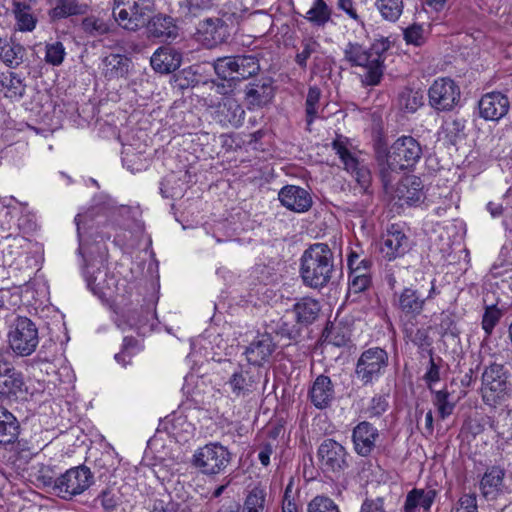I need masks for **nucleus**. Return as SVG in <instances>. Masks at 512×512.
Returning a JSON list of instances; mask_svg holds the SVG:
<instances>
[{"mask_svg":"<svg viewBox=\"0 0 512 512\" xmlns=\"http://www.w3.org/2000/svg\"><path fill=\"white\" fill-rule=\"evenodd\" d=\"M21 372L17 371L4 351H0V399L18 397L25 392Z\"/></svg>","mask_w":512,"mask_h":512,"instance_id":"obj_15","label":"nucleus"},{"mask_svg":"<svg viewBox=\"0 0 512 512\" xmlns=\"http://www.w3.org/2000/svg\"><path fill=\"white\" fill-rule=\"evenodd\" d=\"M151 512H178V504L170 499H156Z\"/></svg>","mask_w":512,"mask_h":512,"instance_id":"obj_64","label":"nucleus"},{"mask_svg":"<svg viewBox=\"0 0 512 512\" xmlns=\"http://www.w3.org/2000/svg\"><path fill=\"white\" fill-rule=\"evenodd\" d=\"M105 204L107 211L114 205L105 195L95 198V205L85 214L75 216L77 235L79 240L78 253L83 259V276L90 291L102 300L112 298L118 292V276L107 266L108 249L103 240L91 244L84 237L82 230L86 229L88 221L93 220L94 210L100 205Z\"/></svg>","mask_w":512,"mask_h":512,"instance_id":"obj_1","label":"nucleus"},{"mask_svg":"<svg viewBox=\"0 0 512 512\" xmlns=\"http://www.w3.org/2000/svg\"><path fill=\"white\" fill-rule=\"evenodd\" d=\"M320 310L319 302L312 298L301 299L293 308L297 323L304 326L312 324L318 318Z\"/></svg>","mask_w":512,"mask_h":512,"instance_id":"obj_34","label":"nucleus"},{"mask_svg":"<svg viewBox=\"0 0 512 512\" xmlns=\"http://www.w3.org/2000/svg\"><path fill=\"white\" fill-rule=\"evenodd\" d=\"M404 39L407 44L420 46L424 43V30L419 24H413L404 30Z\"/></svg>","mask_w":512,"mask_h":512,"instance_id":"obj_56","label":"nucleus"},{"mask_svg":"<svg viewBox=\"0 0 512 512\" xmlns=\"http://www.w3.org/2000/svg\"><path fill=\"white\" fill-rule=\"evenodd\" d=\"M484 385L483 398L486 401H496L506 394L509 383L507 381L506 370L503 365L493 363L487 367L482 375Z\"/></svg>","mask_w":512,"mask_h":512,"instance_id":"obj_17","label":"nucleus"},{"mask_svg":"<svg viewBox=\"0 0 512 512\" xmlns=\"http://www.w3.org/2000/svg\"><path fill=\"white\" fill-rule=\"evenodd\" d=\"M245 14L246 10H240L239 12L225 11L222 18H207L201 21L197 29L199 40L209 49L227 42L231 35L228 22L231 25H238L244 19Z\"/></svg>","mask_w":512,"mask_h":512,"instance_id":"obj_5","label":"nucleus"},{"mask_svg":"<svg viewBox=\"0 0 512 512\" xmlns=\"http://www.w3.org/2000/svg\"><path fill=\"white\" fill-rule=\"evenodd\" d=\"M19 434V423L16 417L6 408L0 407V444L13 443Z\"/></svg>","mask_w":512,"mask_h":512,"instance_id":"obj_35","label":"nucleus"},{"mask_svg":"<svg viewBox=\"0 0 512 512\" xmlns=\"http://www.w3.org/2000/svg\"><path fill=\"white\" fill-rule=\"evenodd\" d=\"M324 342L335 347H344L350 341L349 330L345 326L328 324L323 330Z\"/></svg>","mask_w":512,"mask_h":512,"instance_id":"obj_38","label":"nucleus"},{"mask_svg":"<svg viewBox=\"0 0 512 512\" xmlns=\"http://www.w3.org/2000/svg\"><path fill=\"white\" fill-rule=\"evenodd\" d=\"M8 348L21 357L31 355L39 343L38 329L27 317H17L7 335Z\"/></svg>","mask_w":512,"mask_h":512,"instance_id":"obj_7","label":"nucleus"},{"mask_svg":"<svg viewBox=\"0 0 512 512\" xmlns=\"http://www.w3.org/2000/svg\"><path fill=\"white\" fill-rule=\"evenodd\" d=\"M275 332L282 337L295 339L299 335V330L286 317H282L276 324Z\"/></svg>","mask_w":512,"mask_h":512,"instance_id":"obj_60","label":"nucleus"},{"mask_svg":"<svg viewBox=\"0 0 512 512\" xmlns=\"http://www.w3.org/2000/svg\"><path fill=\"white\" fill-rule=\"evenodd\" d=\"M26 85L15 72L0 73V94L11 100H19L25 93Z\"/></svg>","mask_w":512,"mask_h":512,"instance_id":"obj_33","label":"nucleus"},{"mask_svg":"<svg viewBox=\"0 0 512 512\" xmlns=\"http://www.w3.org/2000/svg\"><path fill=\"white\" fill-rule=\"evenodd\" d=\"M93 474L86 466H77L67 470L54 481V488L63 498L81 494L90 487Z\"/></svg>","mask_w":512,"mask_h":512,"instance_id":"obj_12","label":"nucleus"},{"mask_svg":"<svg viewBox=\"0 0 512 512\" xmlns=\"http://www.w3.org/2000/svg\"><path fill=\"white\" fill-rule=\"evenodd\" d=\"M146 27L149 36L153 38L174 39L178 34L173 18L163 14L149 17Z\"/></svg>","mask_w":512,"mask_h":512,"instance_id":"obj_29","label":"nucleus"},{"mask_svg":"<svg viewBox=\"0 0 512 512\" xmlns=\"http://www.w3.org/2000/svg\"><path fill=\"white\" fill-rule=\"evenodd\" d=\"M477 499L475 494H465L458 500L452 512H477Z\"/></svg>","mask_w":512,"mask_h":512,"instance_id":"obj_59","label":"nucleus"},{"mask_svg":"<svg viewBox=\"0 0 512 512\" xmlns=\"http://www.w3.org/2000/svg\"><path fill=\"white\" fill-rule=\"evenodd\" d=\"M302 51L296 54L295 62L301 67H307L308 58L320 48V44L312 37L304 38L301 41Z\"/></svg>","mask_w":512,"mask_h":512,"instance_id":"obj_49","label":"nucleus"},{"mask_svg":"<svg viewBox=\"0 0 512 512\" xmlns=\"http://www.w3.org/2000/svg\"><path fill=\"white\" fill-rule=\"evenodd\" d=\"M360 512H387L383 497L366 498L360 508Z\"/></svg>","mask_w":512,"mask_h":512,"instance_id":"obj_62","label":"nucleus"},{"mask_svg":"<svg viewBox=\"0 0 512 512\" xmlns=\"http://www.w3.org/2000/svg\"><path fill=\"white\" fill-rule=\"evenodd\" d=\"M422 104V96L418 92L406 90L399 95V106L407 112H415Z\"/></svg>","mask_w":512,"mask_h":512,"instance_id":"obj_53","label":"nucleus"},{"mask_svg":"<svg viewBox=\"0 0 512 512\" xmlns=\"http://www.w3.org/2000/svg\"><path fill=\"white\" fill-rule=\"evenodd\" d=\"M428 99L434 110L450 112L460 105L461 90L451 78H438L428 90Z\"/></svg>","mask_w":512,"mask_h":512,"instance_id":"obj_10","label":"nucleus"},{"mask_svg":"<svg viewBox=\"0 0 512 512\" xmlns=\"http://www.w3.org/2000/svg\"><path fill=\"white\" fill-rule=\"evenodd\" d=\"M423 186L419 177L408 176L402 180L397 188L399 199L408 205H416L424 198Z\"/></svg>","mask_w":512,"mask_h":512,"instance_id":"obj_31","label":"nucleus"},{"mask_svg":"<svg viewBox=\"0 0 512 512\" xmlns=\"http://www.w3.org/2000/svg\"><path fill=\"white\" fill-rule=\"evenodd\" d=\"M65 48L60 41L47 43L45 46V61L53 66L62 64L65 57Z\"/></svg>","mask_w":512,"mask_h":512,"instance_id":"obj_51","label":"nucleus"},{"mask_svg":"<svg viewBox=\"0 0 512 512\" xmlns=\"http://www.w3.org/2000/svg\"><path fill=\"white\" fill-rule=\"evenodd\" d=\"M245 111L233 97H224L215 111V118L223 126L239 127L244 120Z\"/></svg>","mask_w":512,"mask_h":512,"instance_id":"obj_25","label":"nucleus"},{"mask_svg":"<svg viewBox=\"0 0 512 512\" xmlns=\"http://www.w3.org/2000/svg\"><path fill=\"white\" fill-rule=\"evenodd\" d=\"M379 432L371 423L362 421L357 424L352 433V440L356 453L360 456H369L376 446Z\"/></svg>","mask_w":512,"mask_h":512,"instance_id":"obj_22","label":"nucleus"},{"mask_svg":"<svg viewBox=\"0 0 512 512\" xmlns=\"http://www.w3.org/2000/svg\"><path fill=\"white\" fill-rule=\"evenodd\" d=\"M25 48L13 41L0 38V59L9 67L19 66L24 59Z\"/></svg>","mask_w":512,"mask_h":512,"instance_id":"obj_37","label":"nucleus"},{"mask_svg":"<svg viewBox=\"0 0 512 512\" xmlns=\"http://www.w3.org/2000/svg\"><path fill=\"white\" fill-rule=\"evenodd\" d=\"M100 195H105V196H107V197L112 201V203H113L114 207H113L111 210L107 211V209H105V208H106V207H105L106 205H105V204H102V205H100L99 207H97V208L94 210V212H93V213H94L93 220L88 221V223L86 224V229H85V230H82V231L84 232V237H85L86 239H88V240H89V242H90L91 244H93V243H95L96 241H98V239H96V238H95V239H93L94 234H97V231H94V232H93V230H94V229L96 230V229L98 228V226L102 223V221L100 220V218L108 219L111 215H113V214H114L115 210L117 209L116 202H115V201H114V200H113L109 195H107V194H103V193H100V194L96 195V196L93 198V204H92V206H91L89 209H87L85 212H83L82 214H85L87 211H89L90 209H92V208H93V206L95 205V198H97V197H98V196H100ZM101 240H103V241L105 242V239H104V237H103V236H100L99 241H101Z\"/></svg>","mask_w":512,"mask_h":512,"instance_id":"obj_32","label":"nucleus"},{"mask_svg":"<svg viewBox=\"0 0 512 512\" xmlns=\"http://www.w3.org/2000/svg\"><path fill=\"white\" fill-rule=\"evenodd\" d=\"M436 496L437 492L434 489L414 488L407 493L403 510L417 512L418 508H422L424 512H429Z\"/></svg>","mask_w":512,"mask_h":512,"instance_id":"obj_28","label":"nucleus"},{"mask_svg":"<svg viewBox=\"0 0 512 512\" xmlns=\"http://www.w3.org/2000/svg\"><path fill=\"white\" fill-rule=\"evenodd\" d=\"M376 7L385 20L395 22L403 12V0H376Z\"/></svg>","mask_w":512,"mask_h":512,"instance_id":"obj_41","label":"nucleus"},{"mask_svg":"<svg viewBox=\"0 0 512 512\" xmlns=\"http://www.w3.org/2000/svg\"><path fill=\"white\" fill-rule=\"evenodd\" d=\"M332 148L341 159L344 167H352L356 157L351 154L343 141H341L339 138L335 139L332 142Z\"/></svg>","mask_w":512,"mask_h":512,"instance_id":"obj_58","label":"nucleus"},{"mask_svg":"<svg viewBox=\"0 0 512 512\" xmlns=\"http://www.w3.org/2000/svg\"><path fill=\"white\" fill-rule=\"evenodd\" d=\"M278 199L285 208L296 213L309 211L313 204L310 193L296 185H286L281 188Z\"/></svg>","mask_w":512,"mask_h":512,"instance_id":"obj_19","label":"nucleus"},{"mask_svg":"<svg viewBox=\"0 0 512 512\" xmlns=\"http://www.w3.org/2000/svg\"><path fill=\"white\" fill-rule=\"evenodd\" d=\"M275 347V343L270 334H259L250 345L246 347L245 355L250 364L260 366L268 361Z\"/></svg>","mask_w":512,"mask_h":512,"instance_id":"obj_24","label":"nucleus"},{"mask_svg":"<svg viewBox=\"0 0 512 512\" xmlns=\"http://www.w3.org/2000/svg\"><path fill=\"white\" fill-rule=\"evenodd\" d=\"M501 316V310L498 309L495 305L486 307L482 317V328L487 334V336L491 335L494 327L499 322Z\"/></svg>","mask_w":512,"mask_h":512,"instance_id":"obj_54","label":"nucleus"},{"mask_svg":"<svg viewBox=\"0 0 512 512\" xmlns=\"http://www.w3.org/2000/svg\"><path fill=\"white\" fill-rule=\"evenodd\" d=\"M422 156L420 143L411 136L398 138L389 148L387 153H378L377 162L379 176L383 187L388 190L401 171L412 168Z\"/></svg>","mask_w":512,"mask_h":512,"instance_id":"obj_3","label":"nucleus"},{"mask_svg":"<svg viewBox=\"0 0 512 512\" xmlns=\"http://www.w3.org/2000/svg\"><path fill=\"white\" fill-rule=\"evenodd\" d=\"M334 394V385L330 377L323 374L316 377L308 392L311 403L318 409L330 406Z\"/></svg>","mask_w":512,"mask_h":512,"instance_id":"obj_26","label":"nucleus"},{"mask_svg":"<svg viewBox=\"0 0 512 512\" xmlns=\"http://www.w3.org/2000/svg\"><path fill=\"white\" fill-rule=\"evenodd\" d=\"M388 366L387 351L380 347H372L360 354L355 367V375L363 385H368L384 375Z\"/></svg>","mask_w":512,"mask_h":512,"instance_id":"obj_9","label":"nucleus"},{"mask_svg":"<svg viewBox=\"0 0 512 512\" xmlns=\"http://www.w3.org/2000/svg\"><path fill=\"white\" fill-rule=\"evenodd\" d=\"M231 461V454L219 443H209L199 448L193 456V464L207 475L218 474Z\"/></svg>","mask_w":512,"mask_h":512,"instance_id":"obj_11","label":"nucleus"},{"mask_svg":"<svg viewBox=\"0 0 512 512\" xmlns=\"http://www.w3.org/2000/svg\"><path fill=\"white\" fill-rule=\"evenodd\" d=\"M214 70L224 80H245L260 71V64L254 54L226 56L214 62Z\"/></svg>","mask_w":512,"mask_h":512,"instance_id":"obj_8","label":"nucleus"},{"mask_svg":"<svg viewBox=\"0 0 512 512\" xmlns=\"http://www.w3.org/2000/svg\"><path fill=\"white\" fill-rule=\"evenodd\" d=\"M414 322H404L403 323V332L405 336L418 347H423L425 345H429V337L428 333L425 329H416L414 330Z\"/></svg>","mask_w":512,"mask_h":512,"instance_id":"obj_48","label":"nucleus"},{"mask_svg":"<svg viewBox=\"0 0 512 512\" xmlns=\"http://www.w3.org/2000/svg\"><path fill=\"white\" fill-rule=\"evenodd\" d=\"M107 512H112L119 504L120 497L113 489H106L97 497Z\"/></svg>","mask_w":512,"mask_h":512,"instance_id":"obj_57","label":"nucleus"},{"mask_svg":"<svg viewBox=\"0 0 512 512\" xmlns=\"http://www.w3.org/2000/svg\"><path fill=\"white\" fill-rule=\"evenodd\" d=\"M14 13L18 26L22 31H32L36 25V19L30 13V7L23 2L14 1Z\"/></svg>","mask_w":512,"mask_h":512,"instance_id":"obj_42","label":"nucleus"},{"mask_svg":"<svg viewBox=\"0 0 512 512\" xmlns=\"http://www.w3.org/2000/svg\"><path fill=\"white\" fill-rule=\"evenodd\" d=\"M505 474L500 466H492L485 471L480 481V490L486 499H495L503 492Z\"/></svg>","mask_w":512,"mask_h":512,"instance_id":"obj_27","label":"nucleus"},{"mask_svg":"<svg viewBox=\"0 0 512 512\" xmlns=\"http://www.w3.org/2000/svg\"><path fill=\"white\" fill-rule=\"evenodd\" d=\"M160 193L163 198H174L182 193L180 179L174 172L167 174L160 183Z\"/></svg>","mask_w":512,"mask_h":512,"instance_id":"obj_44","label":"nucleus"},{"mask_svg":"<svg viewBox=\"0 0 512 512\" xmlns=\"http://www.w3.org/2000/svg\"><path fill=\"white\" fill-rule=\"evenodd\" d=\"M321 98V90L317 86H311L306 97V122L311 125L318 113V103Z\"/></svg>","mask_w":512,"mask_h":512,"instance_id":"obj_46","label":"nucleus"},{"mask_svg":"<svg viewBox=\"0 0 512 512\" xmlns=\"http://www.w3.org/2000/svg\"><path fill=\"white\" fill-rule=\"evenodd\" d=\"M130 64L127 56L111 53L102 59L103 75L108 80L124 78L128 75Z\"/></svg>","mask_w":512,"mask_h":512,"instance_id":"obj_30","label":"nucleus"},{"mask_svg":"<svg viewBox=\"0 0 512 512\" xmlns=\"http://www.w3.org/2000/svg\"><path fill=\"white\" fill-rule=\"evenodd\" d=\"M429 354H430L429 367H428V370L425 373L423 378H424L428 388L432 391V388H431L432 384L436 383L440 380V367L438 364H436V362L433 358L432 350L429 351Z\"/></svg>","mask_w":512,"mask_h":512,"instance_id":"obj_63","label":"nucleus"},{"mask_svg":"<svg viewBox=\"0 0 512 512\" xmlns=\"http://www.w3.org/2000/svg\"><path fill=\"white\" fill-rule=\"evenodd\" d=\"M150 63L156 72L170 74L180 67L182 54L170 46H162L153 53Z\"/></svg>","mask_w":512,"mask_h":512,"instance_id":"obj_23","label":"nucleus"},{"mask_svg":"<svg viewBox=\"0 0 512 512\" xmlns=\"http://www.w3.org/2000/svg\"><path fill=\"white\" fill-rule=\"evenodd\" d=\"M307 512H340V509L328 496L318 495L308 503Z\"/></svg>","mask_w":512,"mask_h":512,"instance_id":"obj_47","label":"nucleus"},{"mask_svg":"<svg viewBox=\"0 0 512 512\" xmlns=\"http://www.w3.org/2000/svg\"><path fill=\"white\" fill-rule=\"evenodd\" d=\"M299 273L306 287H326L335 273V257L329 245L320 242L309 245L300 258Z\"/></svg>","mask_w":512,"mask_h":512,"instance_id":"obj_4","label":"nucleus"},{"mask_svg":"<svg viewBox=\"0 0 512 512\" xmlns=\"http://www.w3.org/2000/svg\"><path fill=\"white\" fill-rule=\"evenodd\" d=\"M317 456L326 472L339 474L349 467L348 452L334 439H325L318 447Z\"/></svg>","mask_w":512,"mask_h":512,"instance_id":"obj_14","label":"nucleus"},{"mask_svg":"<svg viewBox=\"0 0 512 512\" xmlns=\"http://www.w3.org/2000/svg\"><path fill=\"white\" fill-rule=\"evenodd\" d=\"M392 42L389 38L381 37L376 39L369 47L358 42H348L343 49L344 60L351 67H360L363 73L360 74L364 86H377L380 84L384 71L386 53Z\"/></svg>","mask_w":512,"mask_h":512,"instance_id":"obj_2","label":"nucleus"},{"mask_svg":"<svg viewBox=\"0 0 512 512\" xmlns=\"http://www.w3.org/2000/svg\"><path fill=\"white\" fill-rule=\"evenodd\" d=\"M426 301L427 298H423L420 292L412 287H406L394 295V306L400 312L403 323L415 320L423 312Z\"/></svg>","mask_w":512,"mask_h":512,"instance_id":"obj_16","label":"nucleus"},{"mask_svg":"<svg viewBox=\"0 0 512 512\" xmlns=\"http://www.w3.org/2000/svg\"><path fill=\"white\" fill-rule=\"evenodd\" d=\"M258 375L248 365H238L228 381L225 383V391L233 399H244L256 391Z\"/></svg>","mask_w":512,"mask_h":512,"instance_id":"obj_13","label":"nucleus"},{"mask_svg":"<svg viewBox=\"0 0 512 512\" xmlns=\"http://www.w3.org/2000/svg\"><path fill=\"white\" fill-rule=\"evenodd\" d=\"M154 11V0H114L113 16L118 24L129 31L146 25Z\"/></svg>","mask_w":512,"mask_h":512,"instance_id":"obj_6","label":"nucleus"},{"mask_svg":"<svg viewBox=\"0 0 512 512\" xmlns=\"http://www.w3.org/2000/svg\"><path fill=\"white\" fill-rule=\"evenodd\" d=\"M331 17V10L324 0H315L305 18L316 26H324Z\"/></svg>","mask_w":512,"mask_h":512,"instance_id":"obj_40","label":"nucleus"},{"mask_svg":"<svg viewBox=\"0 0 512 512\" xmlns=\"http://www.w3.org/2000/svg\"><path fill=\"white\" fill-rule=\"evenodd\" d=\"M387 408V398L383 395H376L371 399L367 412L370 416H380L387 410Z\"/></svg>","mask_w":512,"mask_h":512,"instance_id":"obj_61","label":"nucleus"},{"mask_svg":"<svg viewBox=\"0 0 512 512\" xmlns=\"http://www.w3.org/2000/svg\"><path fill=\"white\" fill-rule=\"evenodd\" d=\"M465 121L460 118H454L445 121L443 125V131L445 136L453 144L457 142L462 136H464Z\"/></svg>","mask_w":512,"mask_h":512,"instance_id":"obj_52","label":"nucleus"},{"mask_svg":"<svg viewBox=\"0 0 512 512\" xmlns=\"http://www.w3.org/2000/svg\"><path fill=\"white\" fill-rule=\"evenodd\" d=\"M89 6L78 0H56L50 11L53 20L67 18L73 15H83L88 12Z\"/></svg>","mask_w":512,"mask_h":512,"instance_id":"obj_36","label":"nucleus"},{"mask_svg":"<svg viewBox=\"0 0 512 512\" xmlns=\"http://www.w3.org/2000/svg\"><path fill=\"white\" fill-rule=\"evenodd\" d=\"M266 496L265 487L261 485L253 487L246 496L242 512H264Z\"/></svg>","mask_w":512,"mask_h":512,"instance_id":"obj_39","label":"nucleus"},{"mask_svg":"<svg viewBox=\"0 0 512 512\" xmlns=\"http://www.w3.org/2000/svg\"><path fill=\"white\" fill-rule=\"evenodd\" d=\"M434 395L433 404L437 407L439 416L442 420L453 413L455 403L449 400L450 393L446 389L431 391Z\"/></svg>","mask_w":512,"mask_h":512,"instance_id":"obj_43","label":"nucleus"},{"mask_svg":"<svg viewBox=\"0 0 512 512\" xmlns=\"http://www.w3.org/2000/svg\"><path fill=\"white\" fill-rule=\"evenodd\" d=\"M274 92L271 78L265 77L249 83L245 88V101L248 109L254 110L266 106L273 99Z\"/></svg>","mask_w":512,"mask_h":512,"instance_id":"obj_20","label":"nucleus"},{"mask_svg":"<svg viewBox=\"0 0 512 512\" xmlns=\"http://www.w3.org/2000/svg\"><path fill=\"white\" fill-rule=\"evenodd\" d=\"M344 168L355 177L361 187L367 188L369 186L371 182V173L369 168L363 162H360L355 158L352 167Z\"/></svg>","mask_w":512,"mask_h":512,"instance_id":"obj_50","label":"nucleus"},{"mask_svg":"<svg viewBox=\"0 0 512 512\" xmlns=\"http://www.w3.org/2000/svg\"><path fill=\"white\" fill-rule=\"evenodd\" d=\"M409 250V238L396 225H392L382 236L380 253L386 260L392 261L402 257Z\"/></svg>","mask_w":512,"mask_h":512,"instance_id":"obj_18","label":"nucleus"},{"mask_svg":"<svg viewBox=\"0 0 512 512\" xmlns=\"http://www.w3.org/2000/svg\"><path fill=\"white\" fill-rule=\"evenodd\" d=\"M371 285L370 275L349 276L348 298L367 290Z\"/></svg>","mask_w":512,"mask_h":512,"instance_id":"obj_55","label":"nucleus"},{"mask_svg":"<svg viewBox=\"0 0 512 512\" xmlns=\"http://www.w3.org/2000/svg\"><path fill=\"white\" fill-rule=\"evenodd\" d=\"M82 30L92 37L102 36L109 32V26L102 19L88 16L82 20Z\"/></svg>","mask_w":512,"mask_h":512,"instance_id":"obj_45","label":"nucleus"},{"mask_svg":"<svg viewBox=\"0 0 512 512\" xmlns=\"http://www.w3.org/2000/svg\"><path fill=\"white\" fill-rule=\"evenodd\" d=\"M479 113L485 120L498 121L510 109L509 98L501 92L485 94L479 101Z\"/></svg>","mask_w":512,"mask_h":512,"instance_id":"obj_21","label":"nucleus"}]
</instances>
